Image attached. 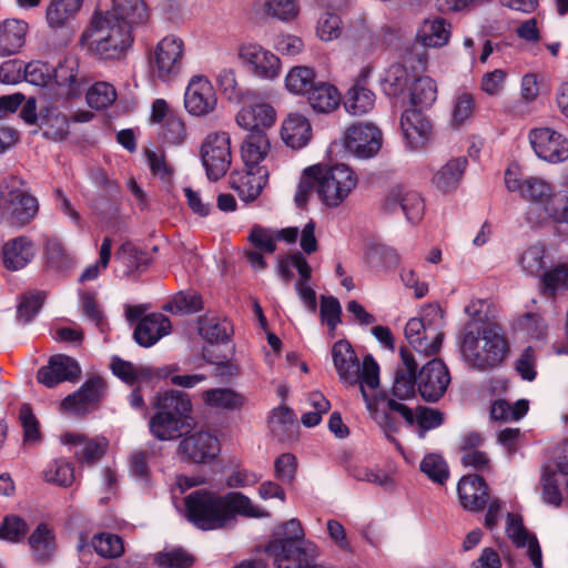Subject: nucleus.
<instances>
[{"label": "nucleus", "mask_w": 568, "mask_h": 568, "mask_svg": "<svg viewBox=\"0 0 568 568\" xmlns=\"http://www.w3.org/2000/svg\"><path fill=\"white\" fill-rule=\"evenodd\" d=\"M186 518L202 530L224 528L236 515L253 518L267 517L268 513L242 493L219 495L204 489L195 490L184 499Z\"/></svg>", "instance_id": "nucleus-1"}, {"label": "nucleus", "mask_w": 568, "mask_h": 568, "mask_svg": "<svg viewBox=\"0 0 568 568\" xmlns=\"http://www.w3.org/2000/svg\"><path fill=\"white\" fill-rule=\"evenodd\" d=\"M332 358L339 381L348 386H359L371 417L394 430V423L390 422L386 413L378 412L367 393V389L375 390L379 386V367L373 356L366 355L361 363L351 343L339 339L332 347Z\"/></svg>", "instance_id": "nucleus-2"}, {"label": "nucleus", "mask_w": 568, "mask_h": 568, "mask_svg": "<svg viewBox=\"0 0 568 568\" xmlns=\"http://www.w3.org/2000/svg\"><path fill=\"white\" fill-rule=\"evenodd\" d=\"M459 349L466 365L479 372L498 367L509 352L507 338L499 325H478L475 321L465 324Z\"/></svg>", "instance_id": "nucleus-3"}, {"label": "nucleus", "mask_w": 568, "mask_h": 568, "mask_svg": "<svg viewBox=\"0 0 568 568\" xmlns=\"http://www.w3.org/2000/svg\"><path fill=\"white\" fill-rule=\"evenodd\" d=\"M134 42L133 31L116 18L95 12L80 37V44L100 61L124 59Z\"/></svg>", "instance_id": "nucleus-4"}, {"label": "nucleus", "mask_w": 568, "mask_h": 568, "mask_svg": "<svg viewBox=\"0 0 568 568\" xmlns=\"http://www.w3.org/2000/svg\"><path fill=\"white\" fill-rule=\"evenodd\" d=\"M156 413L149 422L151 434L159 440H173L192 428V403L181 390H166L156 395Z\"/></svg>", "instance_id": "nucleus-5"}, {"label": "nucleus", "mask_w": 568, "mask_h": 568, "mask_svg": "<svg viewBox=\"0 0 568 568\" xmlns=\"http://www.w3.org/2000/svg\"><path fill=\"white\" fill-rule=\"evenodd\" d=\"M23 80L38 87L48 85L53 80L61 94L69 99L80 97L90 84L88 72L80 68L74 57L64 58L52 72L43 62H30L23 67Z\"/></svg>", "instance_id": "nucleus-6"}, {"label": "nucleus", "mask_w": 568, "mask_h": 568, "mask_svg": "<svg viewBox=\"0 0 568 568\" xmlns=\"http://www.w3.org/2000/svg\"><path fill=\"white\" fill-rule=\"evenodd\" d=\"M306 173L316 180V194L329 209L343 204L357 185L356 173L344 163L312 165Z\"/></svg>", "instance_id": "nucleus-7"}, {"label": "nucleus", "mask_w": 568, "mask_h": 568, "mask_svg": "<svg viewBox=\"0 0 568 568\" xmlns=\"http://www.w3.org/2000/svg\"><path fill=\"white\" fill-rule=\"evenodd\" d=\"M450 37V26L443 19L436 18L425 20L418 29L416 43L404 54L405 63L410 64L414 72H422L426 69V48L445 45Z\"/></svg>", "instance_id": "nucleus-8"}, {"label": "nucleus", "mask_w": 568, "mask_h": 568, "mask_svg": "<svg viewBox=\"0 0 568 568\" xmlns=\"http://www.w3.org/2000/svg\"><path fill=\"white\" fill-rule=\"evenodd\" d=\"M185 45L181 38L166 36L158 42L150 57V71L158 80L169 82L176 78L183 67Z\"/></svg>", "instance_id": "nucleus-9"}, {"label": "nucleus", "mask_w": 568, "mask_h": 568, "mask_svg": "<svg viewBox=\"0 0 568 568\" xmlns=\"http://www.w3.org/2000/svg\"><path fill=\"white\" fill-rule=\"evenodd\" d=\"M505 183L508 191L519 192L524 200L530 202L527 214L532 210V217L542 212L545 206H549L554 196V187L549 182L539 176L520 179L513 169L506 170Z\"/></svg>", "instance_id": "nucleus-10"}, {"label": "nucleus", "mask_w": 568, "mask_h": 568, "mask_svg": "<svg viewBox=\"0 0 568 568\" xmlns=\"http://www.w3.org/2000/svg\"><path fill=\"white\" fill-rule=\"evenodd\" d=\"M200 156L210 180L224 176L232 162L230 136L225 132L210 133L202 142Z\"/></svg>", "instance_id": "nucleus-11"}, {"label": "nucleus", "mask_w": 568, "mask_h": 568, "mask_svg": "<svg viewBox=\"0 0 568 568\" xmlns=\"http://www.w3.org/2000/svg\"><path fill=\"white\" fill-rule=\"evenodd\" d=\"M448 367L440 358H433L417 372V392L427 403H437L444 397L449 384Z\"/></svg>", "instance_id": "nucleus-12"}, {"label": "nucleus", "mask_w": 568, "mask_h": 568, "mask_svg": "<svg viewBox=\"0 0 568 568\" xmlns=\"http://www.w3.org/2000/svg\"><path fill=\"white\" fill-rule=\"evenodd\" d=\"M237 55L247 71L257 79L272 81L280 75V58L258 43L241 44Z\"/></svg>", "instance_id": "nucleus-13"}, {"label": "nucleus", "mask_w": 568, "mask_h": 568, "mask_svg": "<svg viewBox=\"0 0 568 568\" xmlns=\"http://www.w3.org/2000/svg\"><path fill=\"white\" fill-rule=\"evenodd\" d=\"M308 546L315 545L305 540L300 520L292 518L283 525V531L278 537L267 544L266 550L274 557L275 564H278L283 558L290 559L303 554V549Z\"/></svg>", "instance_id": "nucleus-14"}, {"label": "nucleus", "mask_w": 568, "mask_h": 568, "mask_svg": "<svg viewBox=\"0 0 568 568\" xmlns=\"http://www.w3.org/2000/svg\"><path fill=\"white\" fill-rule=\"evenodd\" d=\"M39 211L38 200L23 190L4 193L1 219L8 224L22 227L29 224Z\"/></svg>", "instance_id": "nucleus-15"}, {"label": "nucleus", "mask_w": 568, "mask_h": 568, "mask_svg": "<svg viewBox=\"0 0 568 568\" xmlns=\"http://www.w3.org/2000/svg\"><path fill=\"white\" fill-rule=\"evenodd\" d=\"M529 141L536 155L544 161L560 163L568 159V140L550 128L531 130Z\"/></svg>", "instance_id": "nucleus-16"}, {"label": "nucleus", "mask_w": 568, "mask_h": 568, "mask_svg": "<svg viewBox=\"0 0 568 568\" xmlns=\"http://www.w3.org/2000/svg\"><path fill=\"white\" fill-rule=\"evenodd\" d=\"M345 146L358 158H372L381 150L382 132L369 123L353 124L347 129Z\"/></svg>", "instance_id": "nucleus-17"}, {"label": "nucleus", "mask_w": 568, "mask_h": 568, "mask_svg": "<svg viewBox=\"0 0 568 568\" xmlns=\"http://www.w3.org/2000/svg\"><path fill=\"white\" fill-rule=\"evenodd\" d=\"M216 102L215 90L207 79L195 75L190 80L184 94V105L190 114H209L215 109Z\"/></svg>", "instance_id": "nucleus-18"}, {"label": "nucleus", "mask_w": 568, "mask_h": 568, "mask_svg": "<svg viewBox=\"0 0 568 568\" xmlns=\"http://www.w3.org/2000/svg\"><path fill=\"white\" fill-rule=\"evenodd\" d=\"M81 375L79 363L63 354L53 355L47 366L37 373V379L44 386L52 388L62 382H74Z\"/></svg>", "instance_id": "nucleus-19"}, {"label": "nucleus", "mask_w": 568, "mask_h": 568, "mask_svg": "<svg viewBox=\"0 0 568 568\" xmlns=\"http://www.w3.org/2000/svg\"><path fill=\"white\" fill-rule=\"evenodd\" d=\"M400 128L412 150H420L432 140L433 124L420 110H406L400 118Z\"/></svg>", "instance_id": "nucleus-20"}, {"label": "nucleus", "mask_w": 568, "mask_h": 568, "mask_svg": "<svg viewBox=\"0 0 568 568\" xmlns=\"http://www.w3.org/2000/svg\"><path fill=\"white\" fill-rule=\"evenodd\" d=\"M219 450L217 438L206 432H197L186 436L178 447V452L183 458L196 464L215 458Z\"/></svg>", "instance_id": "nucleus-21"}, {"label": "nucleus", "mask_w": 568, "mask_h": 568, "mask_svg": "<svg viewBox=\"0 0 568 568\" xmlns=\"http://www.w3.org/2000/svg\"><path fill=\"white\" fill-rule=\"evenodd\" d=\"M268 179L267 168H245L243 172H233L230 176L231 187L244 202L254 201L265 187Z\"/></svg>", "instance_id": "nucleus-22"}, {"label": "nucleus", "mask_w": 568, "mask_h": 568, "mask_svg": "<svg viewBox=\"0 0 568 568\" xmlns=\"http://www.w3.org/2000/svg\"><path fill=\"white\" fill-rule=\"evenodd\" d=\"M462 506L469 511L483 510L489 501V488L478 475H465L457 486Z\"/></svg>", "instance_id": "nucleus-23"}, {"label": "nucleus", "mask_w": 568, "mask_h": 568, "mask_svg": "<svg viewBox=\"0 0 568 568\" xmlns=\"http://www.w3.org/2000/svg\"><path fill=\"white\" fill-rule=\"evenodd\" d=\"M101 13L108 18H116L121 23H125L131 31L146 24L151 16L144 0H112L111 8Z\"/></svg>", "instance_id": "nucleus-24"}, {"label": "nucleus", "mask_w": 568, "mask_h": 568, "mask_svg": "<svg viewBox=\"0 0 568 568\" xmlns=\"http://www.w3.org/2000/svg\"><path fill=\"white\" fill-rule=\"evenodd\" d=\"M403 366L397 367L393 383V395L400 400L415 396L417 390V362L412 352L405 347L399 351Z\"/></svg>", "instance_id": "nucleus-25"}, {"label": "nucleus", "mask_w": 568, "mask_h": 568, "mask_svg": "<svg viewBox=\"0 0 568 568\" xmlns=\"http://www.w3.org/2000/svg\"><path fill=\"white\" fill-rule=\"evenodd\" d=\"M506 534L516 547H527V556L534 568H542V556L539 542L536 536L525 528L519 516L510 513L507 515Z\"/></svg>", "instance_id": "nucleus-26"}, {"label": "nucleus", "mask_w": 568, "mask_h": 568, "mask_svg": "<svg viewBox=\"0 0 568 568\" xmlns=\"http://www.w3.org/2000/svg\"><path fill=\"white\" fill-rule=\"evenodd\" d=\"M171 331L170 320L161 313H152L142 317L133 333L134 341L142 347L154 345Z\"/></svg>", "instance_id": "nucleus-27"}, {"label": "nucleus", "mask_w": 568, "mask_h": 568, "mask_svg": "<svg viewBox=\"0 0 568 568\" xmlns=\"http://www.w3.org/2000/svg\"><path fill=\"white\" fill-rule=\"evenodd\" d=\"M386 205L389 210H395L399 206L410 223H418L425 211V203L420 194L404 187L393 189L386 200Z\"/></svg>", "instance_id": "nucleus-28"}, {"label": "nucleus", "mask_w": 568, "mask_h": 568, "mask_svg": "<svg viewBox=\"0 0 568 568\" xmlns=\"http://www.w3.org/2000/svg\"><path fill=\"white\" fill-rule=\"evenodd\" d=\"M105 392V383L99 377L94 376L89 378L79 390L68 395L62 406L67 410L77 414L82 413L88 405L98 403Z\"/></svg>", "instance_id": "nucleus-29"}, {"label": "nucleus", "mask_w": 568, "mask_h": 568, "mask_svg": "<svg viewBox=\"0 0 568 568\" xmlns=\"http://www.w3.org/2000/svg\"><path fill=\"white\" fill-rule=\"evenodd\" d=\"M271 143L263 130H252L244 136L241 144V156L245 168H265L260 163L266 159Z\"/></svg>", "instance_id": "nucleus-30"}, {"label": "nucleus", "mask_w": 568, "mask_h": 568, "mask_svg": "<svg viewBox=\"0 0 568 568\" xmlns=\"http://www.w3.org/2000/svg\"><path fill=\"white\" fill-rule=\"evenodd\" d=\"M29 26L21 19H6L0 22V55L18 53L26 43Z\"/></svg>", "instance_id": "nucleus-31"}, {"label": "nucleus", "mask_w": 568, "mask_h": 568, "mask_svg": "<svg viewBox=\"0 0 568 568\" xmlns=\"http://www.w3.org/2000/svg\"><path fill=\"white\" fill-rule=\"evenodd\" d=\"M34 256V244L27 236H17L2 246V260L6 268L18 271L27 266Z\"/></svg>", "instance_id": "nucleus-32"}, {"label": "nucleus", "mask_w": 568, "mask_h": 568, "mask_svg": "<svg viewBox=\"0 0 568 568\" xmlns=\"http://www.w3.org/2000/svg\"><path fill=\"white\" fill-rule=\"evenodd\" d=\"M312 135L308 119L300 113H290L282 123L281 136L286 145L298 150L304 148Z\"/></svg>", "instance_id": "nucleus-33"}, {"label": "nucleus", "mask_w": 568, "mask_h": 568, "mask_svg": "<svg viewBox=\"0 0 568 568\" xmlns=\"http://www.w3.org/2000/svg\"><path fill=\"white\" fill-rule=\"evenodd\" d=\"M276 121V111L268 103H254L243 108L236 114V123L247 130H262L270 128Z\"/></svg>", "instance_id": "nucleus-34"}, {"label": "nucleus", "mask_w": 568, "mask_h": 568, "mask_svg": "<svg viewBox=\"0 0 568 568\" xmlns=\"http://www.w3.org/2000/svg\"><path fill=\"white\" fill-rule=\"evenodd\" d=\"M427 331L422 320L410 318L405 326V336L408 343L419 353L426 355L436 354L444 338L443 333H437L434 338L428 343L426 342Z\"/></svg>", "instance_id": "nucleus-35"}, {"label": "nucleus", "mask_w": 568, "mask_h": 568, "mask_svg": "<svg viewBox=\"0 0 568 568\" xmlns=\"http://www.w3.org/2000/svg\"><path fill=\"white\" fill-rule=\"evenodd\" d=\"M62 442L72 445L74 455L80 463L93 464L105 453V444L99 439H88L80 434L68 433L62 437Z\"/></svg>", "instance_id": "nucleus-36"}, {"label": "nucleus", "mask_w": 568, "mask_h": 568, "mask_svg": "<svg viewBox=\"0 0 568 568\" xmlns=\"http://www.w3.org/2000/svg\"><path fill=\"white\" fill-rule=\"evenodd\" d=\"M29 545L37 562H47L55 552V536L47 524H40L30 535Z\"/></svg>", "instance_id": "nucleus-37"}, {"label": "nucleus", "mask_w": 568, "mask_h": 568, "mask_svg": "<svg viewBox=\"0 0 568 568\" xmlns=\"http://www.w3.org/2000/svg\"><path fill=\"white\" fill-rule=\"evenodd\" d=\"M467 164L468 161L465 156L449 160L434 175V185L444 193L455 190L464 175Z\"/></svg>", "instance_id": "nucleus-38"}, {"label": "nucleus", "mask_w": 568, "mask_h": 568, "mask_svg": "<svg viewBox=\"0 0 568 568\" xmlns=\"http://www.w3.org/2000/svg\"><path fill=\"white\" fill-rule=\"evenodd\" d=\"M115 261L124 268L125 276H135L144 272L150 263L146 252L140 251L130 243L122 244L115 253Z\"/></svg>", "instance_id": "nucleus-39"}, {"label": "nucleus", "mask_w": 568, "mask_h": 568, "mask_svg": "<svg viewBox=\"0 0 568 568\" xmlns=\"http://www.w3.org/2000/svg\"><path fill=\"white\" fill-rule=\"evenodd\" d=\"M307 100L314 111L328 113L337 108L339 97L332 84L315 82L307 92Z\"/></svg>", "instance_id": "nucleus-40"}, {"label": "nucleus", "mask_w": 568, "mask_h": 568, "mask_svg": "<svg viewBox=\"0 0 568 568\" xmlns=\"http://www.w3.org/2000/svg\"><path fill=\"white\" fill-rule=\"evenodd\" d=\"M407 67L412 69L410 64L403 60V63H394L385 70L381 85L386 95L398 97L405 91L410 78Z\"/></svg>", "instance_id": "nucleus-41"}, {"label": "nucleus", "mask_w": 568, "mask_h": 568, "mask_svg": "<svg viewBox=\"0 0 568 568\" xmlns=\"http://www.w3.org/2000/svg\"><path fill=\"white\" fill-rule=\"evenodd\" d=\"M375 104V94L361 83H355L345 97L344 106L353 115H363L369 112Z\"/></svg>", "instance_id": "nucleus-42"}, {"label": "nucleus", "mask_w": 568, "mask_h": 568, "mask_svg": "<svg viewBox=\"0 0 568 568\" xmlns=\"http://www.w3.org/2000/svg\"><path fill=\"white\" fill-rule=\"evenodd\" d=\"M200 335L211 344L229 341L232 325L226 318L205 315L199 321Z\"/></svg>", "instance_id": "nucleus-43"}, {"label": "nucleus", "mask_w": 568, "mask_h": 568, "mask_svg": "<svg viewBox=\"0 0 568 568\" xmlns=\"http://www.w3.org/2000/svg\"><path fill=\"white\" fill-rule=\"evenodd\" d=\"M202 398L209 406L229 410L240 409L246 403L244 395L232 388L207 389L203 392Z\"/></svg>", "instance_id": "nucleus-44"}, {"label": "nucleus", "mask_w": 568, "mask_h": 568, "mask_svg": "<svg viewBox=\"0 0 568 568\" xmlns=\"http://www.w3.org/2000/svg\"><path fill=\"white\" fill-rule=\"evenodd\" d=\"M371 399L375 403V406L377 407L378 412L386 413L390 422L394 423L395 429L392 430L386 428V426H383L378 420H375L387 436L397 433L399 429V425L394 416L395 414L399 415L408 426H413L415 424V412H413L407 405L394 398H387L382 400L385 403V407L379 408L381 402L377 398Z\"/></svg>", "instance_id": "nucleus-45"}, {"label": "nucleus", "mask_w": 568, "mask_h": 568, "mask_svg": "<svg viewBox=\"0 0 568 568\" xmlns=\"http://www.w3.org/2000/svg\"><path fill=\"white\" fill-rule=\"evenodd\" d=\"M83 0H52L47 9V21L51 28L62 27L81 8Z\"/></svg>", "instance_id": "nucleus-46"}, {"label": "nucleus", "mask_w": 568, "mask_h": 568, "mask_svg": "<svg viewBox=\"0 0 568 568\" xmlns=\"http://www.w3.org/2000/svg\"><path fill=\"white\" fill-rule=\"evenodd\" d=\"M568 290V266L559 264L540 275V291L544 295L554 297L557 292Z\"/></svg>", "instance_id": "nucleus-47"}, {"label": "nucleus", "mask_w": 568, "mask_h": 568, "mask_svg": "<svg viewBox=\"0 0 568 568\" xmlns=\"http://www.w3.org/2000/svg\"><path fill=\"white\" fill-rule=\"evenodd\" d=\"M410 103L414 106H430L437 98V85L429 77H420L410 85Z\"/></svg>", "instance_id": "nucleus-48"}, {"label": "nucleus", "mask_w": 568, "mask_h": 568, "mask_svg": "<svg viewBox=\"0 0 568 568\" xmlns=\"http://www.w3.org/2000/svg\"><path fill=\"white\" fill-rule=\"evenodd\" d=\"M529 409L527 399H518L514 404L506 399L496 400L490 408V416L495 420L515 422L523 418Z\"/></svg>", "instance_id": "nucleus-49"}, {"label": "nucleus", "mask_w": 568, "mask_h": 568, "mask_svg": "<svg viewBox=\"0 0 568 568\" xmlns=\"http://www.w3.org/2000/svg\"><path fill=\"white\" fill-rule=\"evenodd\" d=\"M91 545L95 552L104 558H118L124 552L123 540L110 532H100L92 537Z\"/></svg>", "instance_id": "nucleus-50"}, {"label": "nucleus", "mask_w": 568, "mask_h": 568, "mask_svg": "<svg viewBox=\"0 0 568 568\" xmlns=\"http://www.w3.org/2000/svg\"><path fill=\"white\" fill-rule=\"evenodd\" d=\"M295 425V415L288 407L273 409L268 418V426L273 435L281 442L285 440Z\"/></svg>", "instance_id": "nucleus-51"}, {"label": "nucleus", "mask_w": 568, "mask_h": 568, "mask_svg": "<svg viewBox=\"0 0 568 568\" xmlns=\"http://www.w3.org/2000/svg\"><path fill=\"white\" fill-rule=\"evenodd\" d=\"M160 139L170 145H181L187 136L184 121L178 114H171L161 124L159 131Z\"/></svg>", "instance_id": "nucleus-52"}, {"label": "nucleus", "mask_w": 568, "mask_h": 568, "mask_svg": "<svg viewBox=\"0 0 568 568\" xmlns=\"http://www.w3.org/2000/svg\"><path fill=\"white\" fill-rule=\"evenodd\" d=\"M315 74L307 67H294L290 70L285 78L286 89L294 94H307L308 90L314 85Z\"/></svg>", "instance_id": "nucleus-53"}, {"label": "nucleus", "mask_w": 568, "mask_h": 568, "mask_svg": "<svg viewBox=\"0 0 568 568\" xmlns=\"http://www.w3.org/2000/svg\"><path fill=\"white\" fill-rule=\"evenodd\" d=\"M419 468L430 480L439 485H444L449 477L447 463L435 453L426 455L420 462Z\"/></svg>", "instance_id": "nucleus-54"}, {"label": "nucleus", "mask_w": 568, "mask_h": 568, "mask_svg": "<svg viewBox=\"0 0 568 568\" xmlns=\"http://www.w3.org/2000/svg\"><path fill=\"white\" fill-rule=\"evenodd\" d=\"M263 12L273 19L291 22L297 18L298 7L295 0H266Z\"/></svg>", "instance_id": "nucleus-55"}, {"label": "nucleus", "mask_w": 568, "mask_h": 568, "mask_svg": "<svg viewBox=\"0 0 568 568\" xmlns=\"http://www.w3.org/2000/svg\"><path fill=\"white\" fill-rule=\"evenodd\" d=\"M116 99L114 87L108 82H97L87 91L88 104L97 110L111 105Z\"/></svg>", "instance_id": "nucleus-56"}, {"label": "nucleus", "mask_w": 568, "mask_h": 568, "mask_svg": "<svg viewBox=\"0 0 568 568\" xmlns=\"http://www.w3.org/2000/svg\"><path fill=\"white\" fill-rule=\"evenodd\" d=\"M44 478L49 483L69 487L74 481V468L71 463L58 459L44 471Z\"/></svg>", "instance_id": "nucleus-57"}, {"label": "nucleus", "mask_w": 568, "mask_h": 568, "mask_svg": "<svg viewBox=\"0 0 568 568\" xmlns=\"http://www.w3.org/2000/svg\"><path fill=\"white\" fill-rule=\"evenodd\" d=\"M202 308V298L195 293L180 292L164 306V310L173 313H195Z\"/></svg>", "instance_id": "nucleus-58"}, {"label": "nucleus", "mask_w": 568, "mask_h": 568, "mask_svg": "<svg viewBox=\"0 0 568 568\" xmlns=\"http://www.w3.org/2000/svg\"><path fill=\"white\" fill-rule=\"evenodd\" d=\"M443 423L444 414L438 409L418 406L415 410V424H417L420 438H424L428 430L439 427Z\"/></svg>", "instance_id": "nucleus-59"}, {"label": "nucleus", "mask_w": 568, "mask_h": 568, "mask_svg": "<svg viewBox=\"0 0 568 568\" xmlns=\"http://www.w3.org/2000/svg\"><path fill=\"white\" fill-rule=\"evenodd\" d=\"M564 481L557 470L545 471L541 477L542 499L554 506H559L562 501L560 483Z\"/></svg>", "instance_id": "nucleus-60"}, {"label": "nucleus", "mask_w": 568, "mask_h": 568, "mask_svg": "<svg viewBox=\"0 0 568 568\" xmlns=\"http://www.w3.org/2000/svg\"><path fill=\"white\" fill-rule=\"evenodd\" d=\"M520 266L530 275H540L545 268V248L541 245L529 246L521 255Z\"/></svg>", "instance_id": "nucleus-61"}, {"label": "nucleus", "mask_w": 568, "mask_h": 568, "mask_svg": "<svg viewBox=\"0 0 568 568\" xmlns=\"http://www.w3.org/2000/svg\"><path fill=\"white\" fill-rule=\"evenodd\" d=\"M308 400L314 410L306 412L302 415L301 422L306 427H314L322 420V415L327 413L331 408V403L320 392H314L310 395Z\"/></svg>", "instance_id": "nucleus-62"}, {"label": "nucleus", "mask_w": 568, "mask_h": 568, "mask_svg": "<svg viewBox=\"0 0 568 568\" xmlns=\"http://www.w3.org/2000/svg\"><path fill=\"white\" fill-rule=\"evenodd\" d=\"M195 559L187 551L176 548L156 556V562L163 568H192Z\"/></svg>", "instance_id": "nucleus-63"}, {"label": "nucleus", "mask_w": 568, "mask_h": 568, "mask_svg": "<svg viewBox=\"0 0 568 568\" xmlns=\"http://www.w3.org/2000/svg\"><path fill=\"white\" fill-rule=\"evenodd\" d=\"M297 470V459L291 453L281 454L274 462V476L283 484H292Z\"/></svg>", "instance_id": "nucleus-64"}]
</instances>
